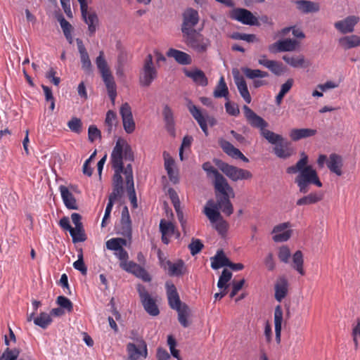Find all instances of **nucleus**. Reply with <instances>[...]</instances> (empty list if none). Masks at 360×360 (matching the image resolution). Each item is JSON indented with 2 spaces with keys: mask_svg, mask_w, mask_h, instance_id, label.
I'll use <instances>...</instances> for the list:
<instances>
[{
  "mask_svg": "<svg viewBox=\"0 0 360 360\" xmlns=\"http://www.w3.org/2000/svg\"><path fill=\"white\" fill-rule=\"evenodd\" d=\"M168 57L174 60L181 65H190L192 63L191 57L186 53L174 49H170L167 53Z\"/></svg>",
  "mask_w": 360,
  "mask_h": 360,
  "instance_id": "c85d7f7f",
  "label": "nucleus"
},
{
  "mask_svg": "<svg viewBox=\"0 0 360 360\" xmlns=\"http://www.w3.org/2000/svg\"><path fill=\"white\" fill-rule=\"evenodd\" d=\"M96 64L99 70L103 81L106 86L108 94L112 103L114 105L117 96L116 84L114 77L110 71L107 62L104 58L103 52L100 51L98 56L96 59Z\"/></svg>",
  "mask_w": 360,
  "mask_h": 360,
  "instance_id": "39448f33",
  "label": "nucleus"
},
{
  "mask_svg": "<svg viewBox=\"0 0 360 360\" xmlns=\"http://www.w3.org/2000/svg\"><path fill=\"white\" fill-rule=\"evenodd\" d=\"M219 144L222 148L223 151L229 156L233 158H239L245 162H249V160L238 148H235L229 141L224 139H220L219 140Z\"/></svg>",
  "mask_w": 360,
  "mask_h": 360,
  "instance_id": "6ab92c4d",
  "label": "nucleus"
},
{
  "mask_svg": "<svg viewBox=\"0 0 360 360\" xmlns=\"http://www.w3.org/2000/svg\"><path fill=\"white\" fill-rule=\"evenodd\" d=\"M127 241L124 238H113L106 242V248L110 250L117 251L126 245Z\"/></svg>",
  "mask_w": 360,
  "mask_h": 360,
  "instance_id": "37998d69",
  "label": "nucleus"
},
{
  "mask_svg": "<svg viewBox=\"0 0 360 360\" xmlns=\"http://www.w3.org/2000/svg\"><path fill=\"white\" fill-rule=\"evenodd\" d=\"M221 194V196L217 197V202L214 204L215 208L221 210L223 213L227 216H230L233 212V207L231 204L229 198H234L235 193L232 187L230 188H224V191H218Z\"/></svg>",
  "mask_w": 360,
  "mask_h": 360,
  "instance_id": "1a4fd4ad",
  "label": "nucleus"
},
{
  "mask_svg": "<svg viewBox=\"0 0 360 360\" xmlns=\"http://www.w3.org/2000/svg\"><path fill=\"white\" fill-rule=\"evenodd\" d=\"M288 283L284 277L279 278L275 284V299L281 302L288 293Z\"/></svg>",
  "mask_w": 360,
  "mask_h": 360,
  "instance_id": "c756f323",
  "label": "nucleus"
},
{
  "mask_svg": "<svg viewBox=\"0 0 360 360\" xmlns=\"http://www.w3.org/2000/svg\"><path fill=\"white\" fill-rule=\"evenodd\" d=\"M218 168L233 181L251 179L252 175L248 170L238 168L219 160L217 162Z\"/></svg>",
  "mask_w": 360,
  "mask_h": 360,
  "instance_id": "0eeeda50",
  "label": "nucleus"
},
{
  "mask_svg": "<svg viewBox=\"0 0 360 360\" xmlns=\"http://www.w3.org/2000/svg\"><path fill=\"white\" fill-rule=\"evenodd\" d=\"M68 127L69 129L76 134H79L82 131V124L80 119L77 117H72L68 122Z\"/></svg>",
  "mask_w": 360,
  "mask_h": 360,
  "instance_id": "13d9d810",
  "label": "nucleus"
},
{
  "mask_svg": "<svg viewBox=\"0 0 360 360\" xmlns=\"http://www.w3.org/2000/svg\"><path fill=\"white\" fill-rule=\"evenodd\" d=\"M292 267L295 269L300 274L304 275L305 272L303 269V255L300 250L296 251L292 256Z\"/></svg>",
  "mask_w": 360,
  "mask_h": 360,
  "instance_id": "58836bf2",
  "label": "nucleus"
},
{
  "mask_svg": "<svg viewBox=\"0 0 360 360\" xmlns=\"http://www.w3.org/2000/svg\"><path fill=\"white\" fill-rule=\"evenodd\" d=\"M176 311L178 313V321H179L180 324L183 327L187 328L189 325L187 318L190 313V309L188 305L184 304L183 308L176 310Z\"/></svg>",
  "mask_w": 360,
  "mask_h": 360,
  "instance_id": "79ce46f5",
  "label": "nucleus"
},
{
  "mask_svg": "<svg viewBox=\"0 0 360 360\" xmlns=\"http://www.w3.org/2000/svg\"><path fill=\"white\" fill-rule=\"evenodd\" d=\"M115 255L120 259V267L125 270L127 267L131 264V261H128L129 255L128 252L123 248H120L115 252Z\"/></svg>",
  "mask_w": 360,
  "mask_h": 360,
  "instance_id": "a18cd8bd",
  "label": "nucleus"
},
{
  "mask_svg": "<svg viewBox=\"0 0 360 360\" xmlns=\"http://www.w3.org/2000/svg\"><path fill=\"white\" fill-rule=\"evenodd\" d=\"M158 77V70L154 66L153 56L148 54L144 60L140 70L139 82L142 87H148Z\"/></svg>",
  "mask_w": 360,
  "mask_h": 360,
  "instance_id": "423d86ee",
  "label": "nucleus"
},
{
  "mask_svg": "<svg viewBox=\"0 0 360 360\" xmlns=\"http://www.w3.org/2000/svg\"><path fill=\"white\" fill-rule=\"evenodd\" d=\"M125 271L131 273L145 282H150L151 281V277L148 271L143 267L134 262L129 264Z\"/></svg>",
  "mask_w": 360,
  "mask_h": 360,
  "instance_id": "a878e982",
  "label": "nucleus"
},
{
  "mask_svg": "<svg viewBox=\"0 0 360 360\" xmlns=\"http://www.w3.org/2000/svg\"><path fill=\"white\" fill-rule=\"evenodd\" d=\"M297 9L302 13H316L320 10V5L317 2L309 0H297L295 1Z\"/></svg>",
  "mask_w": 360,
  "mask_h": 360,
  "instance_id": "5701e85b",
  "label": "nucleus"
},
{
  "mask_svg": "<svg viewBox=\"0 0 360 360\" xmlns=\"http://www.w3.org/2000/svg\"><path fill=\"white\" fill-rule=\"evenodd\" d=\"M176 213L177 219L181 224L182 231L184 233V235H187L189 232V229L187 226V221L186 219L184 217V212L182 210L180 207L174 209Z\"/></svg>",
  "mask_w": 360,
  "mask_h": 360,
  "instance_id": "864d4df0",
  "label": "nucleus"
},
{
  "mask_svg": "<svg viewBox=\"0 0 360 360\" xmlns=\"http://www.w3.org/2000/svg\"><path fill=\"white\" fill-rule=\"evenodd\" d=\"M19 354V349L6 348L0 356V360H17Z\"/></svg>",
  "mask_w": 360,
  "mask_h": 360,
  "instance_id": "5fc2aeb1",
  "label": "nucleus"
},
{
  "mask_svg": "<svg viewBox=\"0 0 360 360\" xmlns=\"http://www.w3.org/2000/svg\"><path fill=\"white\" fill-rule=\"evenodd\" d=\"M59 191L65 207L70 210H77L78 206L76 199L68 188L61 185L59 186Z\"/></svg>",
  "mask_w": 360,
  "mask_h": 360,
  "instance_id": "393cba45",
  "label": "nucleus"
},
{
  "mask_svg": "<svg viewBox=\"0 0 360 360\" xmlns=\"http://www.w3.org/2000/svg\"><path fill=\"white\" fill-rule=\"evenodd\" d=\"M230 18L247 25H259V22L251 11L245 8H237L230 13Z\"/></svg>",
  "mask_w": 360,
  "mask_h": 360,
  "instance_id": "9d476101",
  "label": "nucleus"
},
{
  "mask_svg": "<svg viewBox=\"0 0 360 360\" xmlns=\"http://www.w3.org/2000/svg\"><path fill=\"white\" fill-rule=\"evenodd\" d=\"M283 60L293 68L302 67L304 63V57L301 55L287 53L283 56Z\"/></svg>",
  "mask_w": 360,
  "mask_h": 360,
  "instance_id": "e433bc0d",
  "label": "nucleus"
},
{
  "mask_svg": "<svg viewBox=\"0 0 360 360\" xmlns=\"http://www.w3.org/2000/svg\"><path fill=\"white\" fill-rule=\"evenodd\" d=\"M137 290L141 302L146 312L153 316H158L160 314V310L155 300L151 297L146 288L142 285H139Z\"/></svg>",
  "mask_w": 360,
  "mask_h": 360,
  "instance_id": "6e6552de",
  "label": "nucleus"
},
{
  "mask_svg": "<svg viewBox=\"0 0 360 360\" xmlns=\"http://www.w3.org/2000/svg\"><path fill=\"white\" fill-rule=\"evenodd\" d=\"M212 224L219 235H221L222 237L226 236L228 231L229 224L222 217Z\"/></svg>",
  "mask_w": 360,
  "mask_h": 360,
  "instance_id": "603ef678",
  "label": "nucleus"
},
{
  "mask_svg": "<svg viewBox=\"0 0 360 360\" xmlns=\"http://www.w3.org/2000/svg\"><path fill=\"white\" fill-rule=\"evenodd\" d=\"M243 110L245 117L250 126L258 129L261 136L269 143L274 145L273 151L278 158L287 159L293 154V148L290 147L289 143L285 141L281 135L266 129L269 124L266 120L257 115L246 105H243Z\"/></svg>",
  "mask_w": 360,
  "mask_h": 360,
  "instance_id": "f257e3e1",
  "label": "nucleus"
},
{
  "mask_svg": "<svg viewBox=\"0 0 360 360\" xmlns=\"http://www.w3.org/2000/svg\"><path fill=\"white\" fill-rule=\"evenodd\" d=\"M202 169L207 172V175L212 174L214 176V188L216 191H224V188L231 189V186L229 184L225 177L221 174L217 169H215L210 162H206L202 165Z\"/></svg>",
  "mask_w": 360,
  "mask_h": 360,
  "instance_id": "9b49d317",
  "label": "nucleus"
},
{
  "mask_svg": "<svg viewBox=\"0 0 360 360\" xmlns=\"http://www.w3.org/2000/svg\"><path fill=\"white\" fill-rule=\"evenodd\" d=\"M34 323L42 328H46L52 322V319L50 314L42 312L39 316L33 319Z\"/></svg>",
  "mask_w": 360,
  "mask_h": 360,
  "instance_id": "c03bdc74",
  "label": "nucleus"
},
{
  "mask_svg": "<svg viewBox=\"0 0 360 360\" xmlns=\"http://www.w3.org/2000/svg\"><path fill=\"white\" fill-rule=\"evenodd\" d=\"M126 177L127 185H132L134 184L132 167L131 164H128L126 167H123V172Z\"/></svg>",
  "mask_w": 360,
  "mask_h": 360,
  "instance_id": "774afa93",
  "label": "nucleus"
},
{
  "mask_svg": "<svg viewBox=\"0 0 360 360\" xmlns=\"http://www.w3.org/2000/svg\"><path fill=\"white\" fill-rule=\"evenodd\" d=\"M204 245L200 239L193 238L191 243L188 245V248L191 251V254L194 256L199 253L203 248Z\"/></svg>",
  "mask_w": 360,
  "mask_h": 360,
  "instance_id": "4d7b16f0",
  "label": "nucleus"
},
{
  "mask_svg": "<svg viewBox=\"0 0 360 360\" xmlns=\"http://www.w3.org/2000/svg\"><path fill=\"white\" fill-rule=\"evenodd\" d=\"M283 312L281 307L278 305L274 310V327L275 330H282Z\"/></svg>",
  "mask_w": 360,
  "mask_h": 360,
  "instance_id": "09e8293b",
  "label": "nucleus"
},
{
  "mask_svg": "<svg viewBox=\"0 0 360 360\" xmlns=\"http://www.w3.org/2000/svg\"><path fill=\"white\" fill-rule=\"evenodd\" d=\"M70 234L73 243L84 242L86 239L83 226L72 227L71 230H70Z\"/></svg>",
  "mask_w": 360,
  "mask_h": 360,
  "instance_id": "ea45409f",
  "label": "nucleus"
},
{
  "mask_svg": "<svg viewBox=\"0 0 360 360\" xmlns=\"http://www.w3.org/2000/svg\"><path fill=\"white\" fill-rule=\"evenodd\" d=\"M290 222H283L275 226L271 231L272 239L276 243L285 242L290 239L292 235V230L290 229Z\"/></svg>",
  "mask_w": 360,
  "mask_h": 360,
  "instance_id": "ddd939ff",
  "label": "nucleus"
},
{
  "mask_svg": "<svg viewBox=\"0 0 360 360\" xmlns=\"http://www.w3.org/2000/svg\"><path fill=\"white\" fill-rule=\"evenodd\" d=\"M133 162L134 153L130 145L123 139L119 138L112 149L110 161L114 169L113 186H123L122 173L123 172V160Z\"/></svg>",
  "mask_w": 360,
  "mask_h": 360,
  "instance_id": "7ed1b4c3",
  "label": "nucleus"
},
{
  "mask_svg": "<svg viewBox=\"0 0 360 360\" xmlns=\"http://www.w3.org/2000/svg\"><path fill=\"white\" fill-rule=\"evenodd\" d=\"M211 267L213 269H219L223 266H228L229 259L226 257L222 250L217 252L216 255L211 257Z\"/></svg>",
  "mask_w": 360,
  "mask_h": 360,
  "instance_id": "7c9ffc66",
  "label": "nucleus"
},
{
  "mask_svg": "<svg viewBox=\"0 0 360 360\" xmlns=\"http://www.w3.org/2000/svg\"><path fill=\"white\" fill-rule=\"evenodd\" d=\"M198 21L199 15L198 11L191 8L186 9L183 14L181 31L188 44L205 45L204 43L200 42L202 35L193 28L198 24Z\"/></svg>",
  "mask_w": 360,
  "mask_h": 360,
  "instance_id": "20e7f679",
  "label": "nucleus"
},
{
  "mask_svg": "<svg viewBox=\"0 0 360 360\" xmlns=\"http://www.w3.org/2000/svg\"><path fill=\"white\" fill-rule=\"evenodd\" d=\"M161 266L165 269H167L168 274L170 276H181L186 273L187 268L182 259H178L176 262L171 261L162 262Z\"/></svg>",
  "mask_w": 360,
  "mask_h": 360,
  "instance_id": "2eb2a0df",
  "label": "nucleus"
},
{
  "mask_svg": "<svg viewBox=\"0 0 360 360\" xmlns=\"http://www.w3.org/2000/svg\"><path fill=\"white\" fill-rule=\"evenodd\" d=\"M316 134V130L313 129H292L290 131V137L297 141L302 139L313 136Z\"/></svg>",
  "mask_w": 360,
  "mask_h": 360,
  "instance_id": "2f4dec72",
  "label": "nucleus"
},
{
  "mask_svg": "<svg viewBox=\"0 0 360 360\" xmlns=\"http://www.w3.org/2000/svg\"><path fill=\"white\" fill-rule=\"evenodd\" d=\"M322 199V195L319 193H311L309 195L304 196L297 200L296 204L297 205H306L314 204Z\"/></svg>",
  "mask_w": 360,
  "mask_h": 360,
  "instance_id": "4c0bfd02",
  "label": "nucleus"
},
{
  "mask_svg": "<svg viewBox=\"0 0 360 360\" xmlns=\"http://www.w3.org/2000/svg\"><path fill=\"white\" fill-rule=\"evenodd\" d=\"M359 17L355 15H349L346 18L335 22L334 26L337 30L342 34L352 32L354 26L359 22Z\"/></svg>",
  "mask_w": 360,
  "mask_h": 360,
  "instance_id": "a211bd4d",
  "label": "nucleus"
},
{
  "mask_svg": "<svg viewBox=\"0 0 360 360\" xmlns=\"http://www.w3.org/2000/svg\"><path fill=\"white\" fill-rule=\"evenodd\" d=\"M241 71L248 79H252V82L255 79H263L269 77V73L267 72L262 71L259 69H251L248 67H242Z\"/></svg>",
  "mask_w": 360,
  "mask_h": 360,
  "instance_id": "473e14b6",
  "label": "nucleus"
},
{
  "mask_svg": "<svg viewBox=\"0 0 360 360\" xmlns=\"http://www.w3.org/2000/svg\"><path fill=\"white\" fill-rule=\"evenodd\" d=\"M204 213L210 219L212 224H214L215 221L222 217L220 212H219V210L215 208L214 204H213V207H205Z\"/></svg>",
  "mask_w": 360,
  "mask_h": 360,
  "instance_id": "49530a36",
  "label": "nucleus"
},
{
  "mask_svg": "<svg viewBox=\"0 0 360 360\" xmlns=\"http://www.w3.org/2000/svg\"><path fill=\"white\" fill-rule=\"evenodd\" d=\"M58 21L60 22V27L63 31V33L66 38L69 39L71 38V30L72 25L69 22H68L62 15L58 18Z\"/></svg>",
  "mask_w": 360,
  "mask_h": 360,
  "instance_id": "680f3d73",
  "label": "nucleus"
},
{
  "mask_svg": "<svg viewBox=\"0 0 360 360\" xmlns=\"http://www.w3.org/2000/svg\"><path fill=\"white\" fill-rule=\"evenodd\" d=\"M291 30H292V34H293V36L295 37L294 39H302V38L304 37V34L303 33V32L302 30H300V29L293 28L292 27L283 28L281 31L280 35L281 37H285L288 33H290V32Z\"/></svg>",
  "mask_w": 360,
  "mask_h": 360,
  "instance_id": "bf43d9fd",
  "label": "nucleus"
},
{
  "mask_svg": "<svg viewBox=\"0 0 360 360\" xmlns=\"http://www.w3.org/2000/svg\"><path fill=\"white\" fill-rule=\"evenodd\" d=\"M165 127L167 131L172 136L175 135V122L172 109L167 105H165L162 111Z\"/></svg>",
  "mask_w": 360,
  "mask_h": 360,
  "instance_id": "cd10ccee",
  "label": "nucleus"
},
{
  "mask_svg": "<svg viewBox=\"0 0 360 360\" xmlns=\"http://www.w3.org/2000/svg\"><path fill=\"white\" fill-rule=\"evenodd\" d=\"M184 73L187 77L191 78L193 82L197 85L201 86H206L208 84V79L201 70L194 68L191 70L184 69Z\"/></svg>",
  "mask_w": 360,
  "mask_h": 360,
  "instance_id": "aec40b11",
  "label": "nucleus"
},
{
  "mask_svg": "<svg viewBox=\"0 0 360 360\" xmlns=\"http://www.w3.org/2000/svg\"><path fill=\"white\" fill-rule=\"evenodd\" d=\"M56 302L60 308L67 310L68 312L72 311L73 309L72 302L65 296H58Z\"/></svg>",
  "mask_w": 360,
  "mask_h": 360,
  "instance_id": "6e6d98bb",
  "label": "nucleus"
},
{
  "mask_svg": "<svg viewBox=\"0 0 360 360\" xmlns=\"http://www.w3.org/2000/svg\"><path fill=\"white\" fill-rule=\"evenodd\" d=\"M301 159L292 166L286 169L288 174L299 173L295 182L297 184L299 191L302 193H306L309 191V185L314 184L318 187L322 186V183L319 179L317 172L310 165H307L308 157L304 153H302Z\"/></svg>",
  "mask_w": 360,
  "mask_h": 360,
  "instance_id": "f03ea898",
  "label": "nucleus"
},
{
  "mask_svg": "<svg viewBox=\"0 0 360 360\" xmlns=\"http://www.w3.org/2000/svg\"><path fill=\"white\" fill-rule=\"evenodd\" d=\"M258 63L269 69L276 75H281L284 72L283 67L281 63L276 60H269L265 56H262L258 59Z\"/></svg>",
  "mask_w": 360,
  "mask_h": 360,
  "instance_id": "4be33fe9",
  "label": "nucleus"
},
{
  "mask_svg": "<svg viewBox=\"0 0 360 360\" xmlns=\"http://www.w3.org/2000/svg\"><path fill=\"white\" fill-rule=\"evenodd\" d=\"M342 45H360V37L351 35L340 39Z\"/></svg>",
  "mask_w": 360,
  "mask_h": 360,
  "instance_id": "e2e57ef3",
  "label": "nucleus"
},
{
  "mask_svg": "<svg viewBox=\"0 0 360 360\" xmlns=\"http://www.w3.org/2000/svg\"><path fill=\"white\" fill-rule=\"evenodd\" d=\"M224 106L226 111L229 115L235 117L239 115L240 110L237 104L227 101Z\"/></svg>",
  "mask_w": 360,
  "mask_h": 360,
  "instance_id": "69168bd1",
  "label": "nucleus"
},
{
  "mask_svg": "<svg viewBox=\"0 0 360 360\" xmlns=\"http://www.w3.org/2000/svg\"><path fill=\"white\" fill-rule=\"evenodd\" d=\"M232 277V273L227 270L224 269L221 272V276H219L218 283H217V287L219 289L223 288H228V283L230 281Z\"/></svg>",
  "mask_w": 360,
  "mask_h": 360,
  "instance_id": "de8ad7c7",
  "label": "nucleus"
},
{
  "mask_svg": "<svg viewBox=\"0 0 360 360\" xmlns=\"http://www.w3.org/2000/svg\"><path fill=\"white\" fill-rule=\"evenodd\" d=\"M165 285L167 289L168 304L170 308L176 311L183 308V306L186 304L181 302L175 285L173 283L169 282H167Z\"/></svg>",
  "mask_w": 360,
  "mask_h": 360,
  "instance_id": "dca6fc26",
  "label": "nucleus"
},
{
  "mask_svg": "<svg viewBox=\"0 0 360 360\" xmlns=\"http://www.w3.org/2000/svg\"><path fill=\"white\" fill-rule=\"evenodd\" d=\"M123 127L127 134H131L135 130V122L133 118L131 108L128 103H123L120 109Z\"/></svg>",
  "mask_w": 360,
  "mask_h": 360,
  "instance_id": "f8f14e48",
  "label": "nucleus"
},
{
  "mask_svg": "<svg viewBox=\"0 0 360 360\" xmlns=\"http://www.w3.org/2000/svg\"><path fill=\"white\" fill-rule=\"evenodd\" d=\"M73 266L75 269L79 271L83 275L86 274L87 269L84 264L82 254L78 255V259L73 263Z\"/></svg>",
  "mask_w": 360,
  "mask_h": 360,
  "instance_id": "0e129e2a",
  "label": "nucleus"
},
{
  "mask_svg": "<svg viewBox=\"0 0 360 360\" xmlns=\"http://www.w3.org/2000/svg\"><path fill=\"white\" fill-rule=\"evenodd\" d=\"M328 168L330 171L338 176H341L342 174V158L340 155L332 153L329 155V158L326 162Z\"/></svg>",
  "mask_w": 360,
  "mask_h": 360,
  "instance_id": "b1692460",
  "label": "nucleus"
},
{
  "mask_svg": "<svg viewBox=\"0 0 360 360\" xmlns=\"http://www.w3.org/2000/svg\"><path fill=\"white\" fill-rule=\"evenodd\" d=\"M79 52L80 53L82 70L86 74H91L92 72V64L85 46H79Z\"/></svg>",
  "mask_w": 360,
  "mask_h": 360,
  "instance_id": "72a5a7b5",
  "label": "nucleus"
},
{
  "mask_svg": "<svg viewBox=\"0 0 360 360\" xmlns=\"http://www.w3.org/2000/svg\"><path fill=\"white\" fill-rule=\"evenodd\" d=\"M231 38L236 40H243L248 43L257 42L256 35L252 34H245L240 32H234L231 34Z\"/></svg>",
  "mask_w": 360,
  "mask_h": 360,
  "instance_id": "8fccbe9b",
  "label": "nucleus"
},
{
  "mask_svg": "<svg viewBox=\"0 0 360 360\" xmlns=\"http://www.w3.org/2000/svg\"><path fill=\"white\" fill-rule=\"evenodd\" d=\"M234 82L237 86L240 95L247 103H250L252 101L251 96L248 89L247 83L242 75H240L238 70H233Z\"/></svg>",
  "mask_w": 360,
  "mask_h": 360,
  "instance_id": "f3484780",
  "label": "nucleus"
},
{
  "mask_svg": "<svg viewBox=\"0 0 360 360\" xmlns=\"http://www.w3.org/2000/svg\"><path fill=\"white\" fill-rule=\"evenodd\" d=\"M100 130L94 125H91L88 129V137L91 142H94L98 138H101Z\"/></svg>",
  "mask_w": 360,
  "mask_h": 360,
  "instance_id": "338daca9",
  "label": "nucleus"
},
{
  "mask_svg": "<svg viewBox=\"0 0 360 360\" xmlns=\"http://www.w3.org/2000/svg\"><path fill=\"white\" fill-rule=\"evenodd\" d=\"M278 256L279 259L283 263H288L291 256L290 250L286 245L281 246L278 250Z\"/></svg>",
  "mask_w": 360,
  "mask_h": 360,
  "instance_id": "052dcab7",
  "label": "nucleus"
},
{
  "mask_svg": "<svg viewBox=\"0 0 360 360\" xmlns=\"http://www.w3.org/2000/svg\"><path fill=\"white\" fill-rule=\"evenodd\" d=\"M228 95V86L225 82L224 77L221 76L219 82L214 90L213 96L215 98H227Z\"/></svg>",
  "mask_w": 360,
  "mask_h": 360,
  "instance_id": "c9c22d12",
  "label": "nucleus"
},
{
  "mask_svg": "<svg viewBox=\"0 0 360 360\" xmlns=\"http://www.w3.org/2000/svg\"><path fill=\"white\" fill-rule=\"evenodd\" d=\"M82 18L88 25V31L90 35L94 34L99 26V20L97 14L92 11L86 12L85 15L82 14Z\"/></svg>",
  "mask_w": 360,
  "mask_h": 360,
  "instance_id": "bb28decb",
  "label": "nucleus"
},
{
  "mask_svg": "<svg viewBox=\"0 0 360 360\" xmlns=\"http://www.w3.org/2000/svg\"><path fill=\"white\" fill-rule=\"evenodd\" d=\"M105 123L108 134H110L113 127H115L117 123V116L113 110H108L107 112Z\"/></svg>",
  "mask_w": 360,
  "mask_h": 360,
  "instance_id": "a19ab883",
  "label": "nucleus"
},
{
  "mask_svg": "<svg viewBox=\"0 0 360 360\" xmlns=\"http://www.w3.org/2000/svg\"><path fill=\"white\" fill-rule=\"evenodd\" d=\"M166 156H168V155L164 153L165 169L169 179L174 183H176L178 179L174 171V160L172 158Z\"/></svg>",
  "mask_w": 360,
  "mask_h": 360,
  "instance_id": "f704fd0d",
  "label": "nucleus"
},
{
  "mask_svg": "<svg viewBox=\"0 0 360 360\" xmlns=\"http://www.w3.org/2000/svg\"><path fill=\"white\" fill-rule=\"evenodd\" d=\"M160 230L162 234L172 236L174 233V226L171 221L162 219L160 222Z\"/></svg>",
  "mask_w": 360,
  "mask_h": 360,
  "instance_id": "3c124183",
  "label": "nucleus"
},
{
  "mask_svg": "<svg viewBox=\"0 0 360 360\" xmlns=\"http://www.w3.org/2000/svg\"><path fill=\"white\" fill-rule=\"evenodd\" d=\"M189 112L197 121L201 129L207 136L208 134L207 123L206 122L205 116L203 112L195 105L189 103L188 105Z\"/></svg>",
  "mask_w": 360,
  "mask_h": 360,
  "instance_id": "412c9836",
  "label": "nucleus"
},
{
  "mask_svg": "<svg viewBox=\"0 0 360 360\" xmlns=\"http://www.w3.org/2000/svg\"><path fill=\"white\" fill-rule=\"evenodd\" d=\"M127 350L129 360H145L147 357V345L143 340L139 346L134 343H128Z\"/></svg>",
  "mask_w": 360,
  "mask_h": 360,
  "instance_id": "4468645a",
  "label": "nucleus"
}]
</instances>
